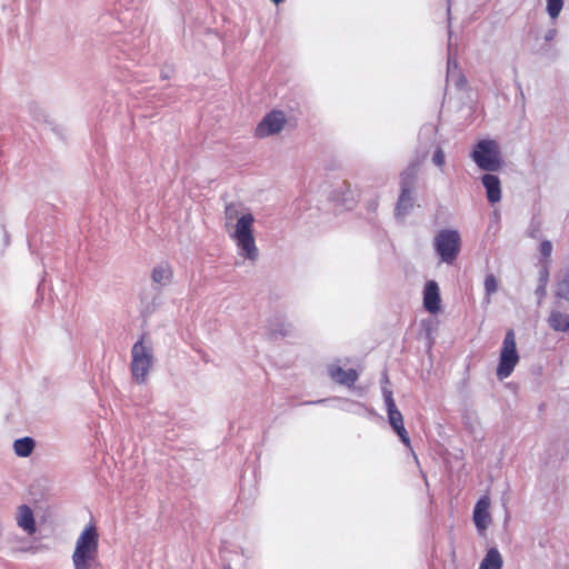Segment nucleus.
<instances>
[{
  "instance_id": "nucleus-1",
  "label": "nucleus",
  "mask_w": 569,
  "mask_h": 569,
  "mask_svg": "<svg viewBox=\"0 0 569 569\" xmlns=\"http://www.w3.org/2000/svg\"><path fill=\"white\" fill-rule=\"evenodd\" d=\"M153 362L154 355L152 342L148 340L143 333L131 348L130 371L136 383L143 385L147 382Z\"/></svg>"
},
{
  "instance_id": "nucleus-2",
  "label": "nucleus",
  "mask_w": 569,
  "mask_h": 569,
  "mask_svg": "<svg viewBox=\"0 0 569 569\" xmlns=\"http://www.w3.org/2000/svg\"><path fill=\"white\" fill-rule=\"evenodd\" d=\"M254 217L251 212L242 213L234 224V230L230 233V238L236 242L239 256L256 261L259 256L253 237Z\"/></svg>"
},
{
  "instance_id": "nucleus-3",
  "label": "nucleus",
  "mask_w": 569,
  "mask_h": 569,
  "mask_svg": "<svg viewBox=\"0 0 569 569\" xmlns=\"http://www.w3.org/2000/svg\"><path fill=\"white\" fill-rule=\"evenodd\" d=\"M470 158L479 169L487 172L498 171L503 164L499 144L492 139L479 140L475 144Z\"/></svg>"
},
{
  "instance_id": "nucleus-4",
  "label": "nucleus",
  "mask_w": 569,
  "mask_h": 569,
  "mask_svg": "<svg viewBox=\"0 0 569 569\" xmlns=\"http://www.w3.org/2000/svg\"><path fill=\"white\" fill-rule=\"evenodd\" d=\"M433 249L439 259L452 264L460 253L461 237L456 229H441L433 238Z\"/></svg>"
},
{
  "instance_id": "nucleus-5",
  "label": "nucleus",
  "mask_w": 569,
  "mask_h": 569,
  "mask_svg": "<svg viewBox=\"0 0 569 569\" xmlns=\"http://www.w3.org/2000/svg\"><path fill=\"white\" fill-rule=\"evenodd\" d=\"M518 362L519 353L517 351L516 335L512 329H509L502 341L499 362L496 370L497 378L499 380H503L510 377Z\"/></svg>"
},
{
  "instance_id": "nucleus-6",
  "label": "nucleus",
  "mask_w": 569,
  "mask_h": 569,
  "mask_svg": "<svg viewBox=\"0 0 569 569\" xmlns=\"http://www.w3.org/2000/svg\"><path fill=\"white\" fill-rule=\"evenodd\" d=\"M382 396L390 426L392 427L393 431L399 436L401 442L406 447L411 449L410 437L405 428L402 413L398 410L396 406L392 391L383 387Z\"/></svg>"
},
{
  "instance_id": "nucleus-7",
  "label": "nucleus",
  "mask_w": 569,
  "mask_h": 569,
  "mask_svg": "<svg viewBox=\"0 0 569 569\" xmlns=\"http://www.w3.org/2000/svg\"><path fill=\"white\" fill-rule=\"evenodd\" d=\"M287 123V117L281 110H271L268 112L254 129V136L263 139L279 133Z\"/></svg>"
},
{
  "instance_id": "nucleus-8",
  "label": "nucleus",
  "mask_w": 569,
  "mask_h": 569,
  "mask_svg": "<svg viewBox=\"0 0 569 569\" xmlns=\"http://www.w3.org/2000/svg\"><path fill=\"white\" fill-rule=\"evenodd\" d=\"M99 535L93 525L87 526L76 542L72 556H98Z\"/></svg>"
},
{
  "instance_id": "nucleus-9",
  "label": "nucleus",
  "mask_w": 569,
  "mask_h": 569,
  "mask_svg": "<svg viewBox=\"0 0 569 569\" xmlns=\"http://www.w3.org/2000/svg\"><path fill=\"white\" fill-rule=\"evenodd\" d=\"M490 500L487 496L481 497L473 508V522L479 532L485 531L491 522L489 513Z\"/></svg>"
},
{
  "instance_id": "nucleus-10",
  "label": "nucleus",
  "mask_w": 569,
  "mask_h": 569,
  "mask_svg": "<svg viewBox=\"0 0 569 569\" xmlns=\"http://www.w3.org/2000/svg\"><path fill=\"white\" fill-rule=\"evenodd\" d=\"M440 290L435 280L426 283L423 289V307L430 313H437L440 310Z\"/></svg>"
},
{
  "instance_id": "nucleus-11",
  "label": "nucleus",
  "mask_w": 569,
  "mask_h": 569,
  "mask_svg": "<svg viewBox=\"0 0 569 569\" xmlns=\"http://www.w3.org/2000/svg\"><path fill=\"white\" fill-rule=\"evenodd\" d=\"M329 377L338 385L352 387L359 378V373L355 369H342L339 365H329Z\"/></svg>"
},
{
  "instance_id": "nucleus-12",
  "label": "nucleus",
  "mask_w": 569,
  "mask_h": 569,
  "mask_svg": "<svg viewBox=\"0 0 569 569\" xmlns=\"http://www.w3.org/2000/svg\"><path fill=\"white\" fill-rule=\"evenodd\" d=\"M482 186L486 189V196L490 203H497L501 200V182L498 176L485 173L481 177Z\"/></svg>"
},
{
  "instance_id": "nucleus-13",
  "label": "nucleus",
  "mask_w": 569,
  "mask_h": 569,
  "mask_svg": "<svg viewBox=\"0 0 569 569\" xmlns=\"http://www.w3.org/2000/svg\"><path fill=\"white\" fill-rule=\"evenodd\" d=\"M172 277V268L167 262H161L157 264L151 271L152 283L156 286V289L158 290L168 286L171 282Z\"/></svg>"
},
{
  "instance_id": "nucleus-14",
  "label": "nucleus",
  "mask_w": 569,
  "mask_h": 569,
  "mask_svg": "<svg viewBox=\"0 0 569 569\" xmlns=\"http://www.w3.org/2000/svg\"><path fill=\"white\" fill-rule=\"evenodd\" d=\"M17 522L27 533L33 535L36 532L34 516L29 506L22 505L19 507Z\"/></svg>"
},
{
  "instance_id": "nucleus-15",
  "label": "nucleus",
  "mask_w": 569,
  "mask_h": 569,
  "mask_svg": "<svg viewBox=\"0 0 569 569\" xmlns=\"http://www.w3.org/2000/svg\"><path fill=\"white\" fill-rule=\"evenodd\" d=\"M548 325L555 331L567 332L569 330V315L552 310L548 318Z\"/></svg>"
},
{
  "instance_id": "nucleus-16",
  "label": "nucleus",
  "mask_w": 569,
  "mask_h": 569,
  "mask_svg": "<svg viewBox=\"0 0 569 569\" xmlns=\"http://www.w3.org/2000/svg\"><path fill=\"white\" fill-rule=\"evenodd\" d=\"M503 560L499 550L493 547L488 549L485 558L479 565V569H501Z\"/></svg>"
},
{
  "instance_id": "nucleus-17",
  "label": "nucleus",
  "mask_w": 569,
  "mask_h": 569,
  "mask_svg": "<svg viewBox=\"0 0 569 569\" xmlns=\"http://www.w3.org/2000/svg\"><path fill=\"white\" fill-rule=\"evenodd\" d=\"M413 201L412 191L401 190L396 204V216H407L413 208Z\"/></svg>"
},
{
  "instance_id": "nucleus-18",
  "label": "nucleus",
  "mask_w": 569,
  "mask_h": 569,
  "mask_svg": "<svg viewBox=\"0 0 569 569\" xmlns=\"http://www.w3.org/2000/svg\"><path fill=\"white\" fill-rule=\"evenodd\" d=\"M34 446L36 442L31 437H23L13 442L16 455L22 458L29 457L32 453Z\"/></svg>"
},
{
  "instance_id": "nucleus-19",
  "label": "nucleus",
  "mask_w": 569,
  "mask_h": 569,
  "mask_svg": "<svg viewBox=\"0 0 569 569\" xmlns=\"http://www.w3.org/2000/svg\"><path fill=\"white\" fill-rule=\"evenodd\" d=\"M74 569H101L98 556H72Z\"/></svg>"
},
{
  "instance_id": "nucleus-20",
  "label": "nucleus",
  "mask_w": 569,
  "mask_h": 569,
  "mask_svg": "<svg viewBox=\"0 0 569 569\" xmlns=\"http://www.w3.org/2000/svg\"><path fill=\"white\" fill-rule=\"evenodd\" d=\"M417 178V170L415 167H409L400 173V191H413V186Z\"/></svg>"
},
{
  "instance_id": "nucleus-21",
  "label": "nucleus",
  "mask_w": 569,
  "mask_h": 569,
  "mask_svg": "<svg viewBox=\"0 0 569 569\" xmlns=\"http://www.w3.org/2000/svg\"><path fill=\"white\" fill-rule=\"evenodd\" d=\"M268 330L272 337H284L289 332L288 326L280 317L269 320Z\"/></svg>"
},
{
  "instance_id": "nucleus-22",
  "label": "nucleus",
  "mask_w": 569,
  "mask_h": 569,
  "mask_svg": "<svg viewBox=\"0 0 569 569\" xmlns=\"http://www.w3.org/2000/svg\"><path fill=\"white\" fill-rule=\"evenodd\" d=\"M556 297L569 301V277L562 278L556 283Z\"/></svg>"
},
{
  "instance_id": "nucleus-23",
  "label": "nucleus",
  "mask_w": 569,
  "mask_h": 569,
  "mask_svg": "<svg viewBox=\"0 0 569 569\" xmlns=\"http://www.w3.org/2000/svg\"><path fill=\"white\" fill-rule=\"evenodd\" d=\"M448 61H447V81L455 79L456 73L460 71L457 59L451 56V47L448 46Z\"/></svg>"
},
{
  "instance_id": "nucleus-24",
  "label": "nucleus",
  "mask_w": 569,
  "mask_h": 569,
  "mask_svg": "<svg viewBox=\"0 0 569 569\" xmlns=\"http://www.w3.org/2000/svg\"><path fill=\"white\" fill-rule=\"evenodd\" d=\"M563 8V0H547V13L551 19H557Z\"/></svg>"
},
{
  "instance_id": "nucleus-25",
  "label": "nucleus",
  "mask_w": 569,
  "mask_h": 569,
  "mask_svg": "<svg viewBox=\"0 0 569 569\" xmlns=\"http://www.w3.org/2000/svg\"><path fill=\"white\" fill-rule=\"evenodd\" d=\"M483 284L486 297L488 298L489 301L490 297L498 290V280L492 273H490L486 276Z\"/></svg>"
},
{
  "instance_id": "nucleus-26",
  "label": "nucleus",
  "mask_w": 569,
  "mask_h": 569,
  "mask_svg": "<svg viewBox=\"0 0 569 569\" xmlns=\"http://www.w3.org/2000/svg\"><path fill=\"white\" fill-rule=\"evenodd\" d=\"M540 261L547 263L552 252V243L549 240H542L539 246Z\"/></svg>"
},
{
  "instance_id": "nucleus-27",
  "label": "nucleus",
  "mask_w": 569,
  "mask_h": 569,
  "mask_svg": "<svg viewBox=\"0 0 569 569\" xmlns=\"http://www.w3.org/2000/svg\"><path fill=\"white\" fill-rule=\"evenodd\" d=\"M445 152L440 147H438L432 154V163L438 168H442L445 166Z\"/></svg>"
},
{
  "instance_id": "nucleus-28",
  "label": "nucleus",
  "mask_w": 569,
  "mask_h": 569,
  "mask_svg": "<svg viewBox=\"0 0 569 569\" xmlns=\"http://www.w3.org/2000/svg\"><path fill=\"white\" fill-rule=\"evenodd\" d=\"M548 281H549V270H548L547 266H545V267L539 271L538 284H539V286H546V287H547Z\"/></svg>"
},
{
  "instance_id": "nucleus-29",
  "label": "nucleus",
  "mask_w": 569,
  "mask_h": 569,
  "mask_svg": "<svg viewBox=\"0 0 569 569\" xmlns=\"http://www.w3.org/2000/svg\"><path fill=\"white\" fill-rule=\"evenodd\" d=\"M449 82L453 83L457 88L461 89L466 86L467 80L465 76L461 73V71H459L458 73H456L455 79H450Z\"/></svg>"
},
{
  "instance_id": "nucleus-30",
  "label": "nucleus",
  "mask_w": 569,
  "mask_h": 569,
  "mask_svg": "<svg viewBox=\"0 0 569 569\" xmlns=\"http://www.w3.org/2000/svg\"><path fill=\"white\" fill-rule=\"evenodd\" d=\"M237 216V209L233 204L226 206V219L233 220Z\"/></svg>"
},
{
  "instance_id": "nucleus-31",
  "label": "nucleus",
  "mask_w": 569,
  "mask_h": 569,
  "mask_svg": "<svg viewBox=\"0 0 569 569\" xmlns=\"http://www.w3.org/2000/svg\"><path fill=\"white\" fill-rule=\"evenodd\" d=\"M535 292L536 296L538 297L539 302H541V300H543L547 296V287L538 284Z\"/></svg>"
},
{
  "instance_id": "nucleus-32",
  "label": "nucleus",
  "mask_w": 569,
  "mask_h": 569,
  "mask_svg": "<svg viewBox=\"0 0 569 569\" xmlns=\"http://www.w3.org/2000/svg\"><path fill=\"white\" fill-rule=\"evenodd\" d=\"M557 36V29L552 28V29H549L546 33H545V40L547 42H550L552 41Z\"/></svg>"
},
{
  "instance_id": "nucleus-33",
  "label": "nucleus",
  "mask_w": 569,
  "mask_h": 569,
  "mask_svg": "<svg viewBox=\"0 0 569 569\" xmlns=\"http://www.w3.org/2000/svg\"><path fill=\"white\" fill-rule=\"evenodd\" d=\"M367 208H368L369 211H376L377 208H378V199L370 200L368 202V207Z\"/></svg>"
},
{
  "instance_id": "nucleus-34",
  "label": "nucleus",
  "mask_w": 569,
  "mask_h": 569,
  "mask_svg": "<svg viewBox=\"0 0 569 569\" xmlns=\"http://www.w3.org/2000/svg\"><path fill=\"white\" fill-rule=\"evenodd\" d=\"M326 401H327V399H319V400H317V401H310L309 403H310V405H318V403H323V402H326Z\"/></svg>"
},
{
  "instance_id": "nucleus-35",
  "label": "nucleus",
  "mask_w": 569,
  "mask_h": 569,
  "mask_svg": "<svg viewBox=\"0 0 569 569\" xmlns=\"http://www.w3.org/2000/svg\"><path fill=\"white\" fill-rule=\"evenodd\" d=\"M271 1H272L273 3H276V4H279V3L283 2L284 0H271Z\"/></svg>"
},
{
  "instance_id": "nucleus-36",
  "label": "nucleus",
  "mask_w": 569,
  "mask_h": 569,
  "mask_svg": "<svg viewBox=\"0 0 569 569\" xmlns=\"http://www.w3.org/2000/svg\"><path fill=\"white\" fill-rule=\"evenodd\" d=\"M162 78L163 79L168 78L167 73H162Z\"/></svg>"
},
{
  "instance_id": "nucleus-37",
  "label": "nucleus",
  "mask_w": 569,
  "mask_h": 569,
  "mask_svg": "<svg viewBox=\"0 0 569 569\" xmlns=\"http://www.w3.org/2000/svg\"><path fill=\"white\" fill-rule=\"evenodd\" d=\"M422 478L427 481V476L422 472Z\"/></svg>"
}]
</instances>
